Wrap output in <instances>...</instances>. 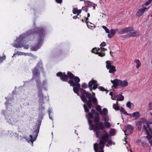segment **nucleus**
Returning a JSON list of instances; mask_svg holds the SVG:
<instances>
[{
	"mask_svg": "<svg viewBox=\"0 0 152 152\" xmlns=\"http://www.w3.org/2000/svg\"><path fill=\"white\" fill-rule=\"evenodd\" d=\"M76 85L70 86L73 87L74 92L77 95L80 91L81 94L80 96L82 101L84 103L86 102V104H84L83 107L86 113H89V110L88 108L91 109L92 106V103L96 105L98 104L97 99L95 97L91 96V94L87 92L86 91L82 88H80V84H76Z\"/></svg>",
	"mask_w": 152,
	"mask_h": 152,
	"instance_id": "nucleus-1",
	"label": "nucleus"
},
{
	"mask_svg": "<svg viewBox=\"0 0 152 152\" xmlns=\"http://www.w3.org/2000/svg\"><path fill=\"white\" fill-rule=\"evenodd\" d=\"M34 34L37 35V43L35 45L31 48V50L33 51H36L40 48L43 42L45 35L44 30L42 28L37 27L29 30L26 33V34L27 35Z\"/></svg>",
	"mask_w": 152,
	"mask_h": 152,
	"instance_id": "nucleus-2",
	"label": "nucleus"
},
{
	"mask_svg": "<svg viewBox=\"0 0 152 152\" xmlns=\"http://www.w3.org/2000/svg\"><path fill=\"white\" fill-rule=\"evenodd\" d=\"M25 37V34H22L20 35L19 37L16 39L13 44V46L17 48L23 47L24 48L28 49L29 48L28 45H26L24 46L23 45Z\"/></svg>",
	"mask_w": 152,
	"mask_h": 152,
	"instance_id": "nucleus-3",
	"label": "nucleus"
},
{
	"mask_svg": "<svg viewBox=\"0 0 152 152\" xmlns=\"http://www.w3.org/2000/svg\"><path fill=\"white\" fill-rule=\"evenodd\" d=\"M38 64L32 70V79H35L37 86H38L39 84H41L40 80V72L38 69Z\"/></svg>",
	"mask_w": 152,
	"mask_h": 152,
	"instance_id": "nucleus-4",
	"label": "nucleus"
},
{
	"mask_svg": "<svg viewBox=\"0 0 152 152\" xmlns=\"http://www.w3.org/2000/svg\"><path fill=\"white\" fill-rule=\"evenodd\" d=\"M45 83L46 81H43L42 83L41 84H39V85L38 86H37V88L38 89V97L39 98V102L42 104L44 103L43 101L44 95L42 94V88Z\"/></svg>",
	"mask_w": 152,
	"mask_h": 152,
	"instance_id": "nucleus-5",
	"label": "nucleus"
},
{
	"mask_svg": "<svg viewBox=\"0 0 152 152\" xmlns=\"http://www.w3.org/2000/svg\"><path fill=\"white\" fill-rule=\"evenodd\" d=\"M106 48H93L92 50V52L98 55L101 57H103L105 56L104 51L107 50Z\"/></svg>",
	"mask_w": 152,
	"mask_h": 152,
	"instance_id": "nucleus-6",
	"label": "nucleus"
},
{
	"mask_svg": "<svg viewBox=\"0 0 152 152\" xmlns=\"http://www.w3.org/2000/svg\"><path fill=\"white\" fill-rule=\"evenodd\" d=\"M36 128V129L33 132V135H29L30 141L32 144H33V142L36 140L38 136V134L39 131L40 126L39 125L37 126Z\"/></svg>",
	"mask_w": 152,
	"mask_h": 152,
	"instance_id": "nucleus-7",
	"label": "nucleus"
},
{
	"mask_svg": "<svg viewBox=\"0 0 152 152\" xmlns=\"http://www.w3.org/2000/svg\"><path fill=\"white\" fill-rule=\"evenodd\" d=\"M142 129L145 130L147 135V138L148 139H150L152 138V137L150 134V132L151 133L152 132V129L148 123H146V125H144L143 126Z\"/></svg>",
	"mask_w": 152,
	"mask_h": 152,
	"instance_id": "nucleus-8",
	"label": "nucleus"
},
{
	"mask_svg": "<svg viewBox=\"0 0 152 152\" xmlns=\"http://www.w3.org/2000/svg\"><path fill=\"white\" fill-rule=\"evenodd\" d=\"M100 118L99 117H96L94 119V124H96L97 128L96 130H103L104 128V126L103 123L100 121Z\"/></svg>",
	"mask_w": 152,
	"mask_h": 152,
	"instance_id": "nucleus-9",
	"label": "nucleus"
},
{
	"mask_svg": "<svg viewBox=\"0 0 152 152\" xmlns=\"http://www.w3.org/2000/svg\"><path fill=\"white\" fill-rule=\"evenodd\" d=\"M106 68L109 70V72L110 73H114L116 71L115 67L114 66L111 65V61H107L106 62Z\"/></svg>",
	"mask_w": 152,
	"mask_h": 152,
	"instance_id": "nucleus-10",
	"label": "nucleus"
},
{
	"mask_svg": "<svg viewBox=\"0 0 152 152\" xmlns=\"http://www.w3.org/2000/svg\"><path fill=\"white\" fill-rule=\"evenodd\" d=\"M56 75L58 77H60L62 81L67 82L68 81V76L66 75L65 74V72L63 73L61 72H58L56 74Z\"/></svg>",
	"mask_w": 152,
	"mask_h": 152,
	"instance_id": "nucleus-11",
	"label": "nucleus"
},
{
	"mask_svg": "<svg viewBox=\"0 0 152 152\" xmlns=\"http://www.w3.org/2000/svg\"><path fill=\"white\" fill-rule=\"evenodd\" d=\"M74 81L72 80H70L68 83L70 84V86H73L76 85V84H80L79 82L80 81V78L77 76H74L73 78Z\"/></svg>",
	"mask_w": 152,
	"mask_h": 152,
	"instance_id": "nucleus-12",
	"label": "nucleus"
},
{
	"mask_svg": "<svg viewBox=\"0 0 152 152\" xmlns=\"http://www.w3.org/2000/svg\"><path fill=\"white\" fill-rule=\"evenodd\" d=\"M133 30V28L131 27H126L124 28L119 30L118 33L120 34H123L125 33H128L129 31H131Z\"/></svg>",
	"mask_w": 152,
	"mask_h": 152,
	"instance_id": "nucleus-13",
	"label": "nucleus"
},
{
	"mask_svg": "<svg viewBox=\"0 0 152 152\" xmlns=\"http://www.w3.org/2000/svg\"><path fill=\"white\" fill-rule=\"evenodd\" d=\"M84 4L89 9V8L92 7L93 10H95L96 8V5L94 3L88 0L84 1Z\"/></svg>",
	"mask_w": 152,
	"mask_h": 152,
	"instance_id": "nucleus-14",
	"label": "nucleus"
},
{
	"mask_svg": "<svg viewBox=\"0 0 152 152\" xmlns=\"http://www.w3.org/2000/svg\"><path fill=\"white\" fill-rule=\"evenodd\" d=\"M93 85V88L94 90H96L98 87V85L97 81L92 79L89 82L88 87H92Z\"/></svg>",
	"mask_w": 152,
	"mask_h": 152,
	"instance_id": "nucleus-15",
	"label": "nucleus"
},
{
	"mask_svg": "<svg viewBox=\"0 0 152 152\" xmlns=\"http://www.w3.org/2000/svg\"><path fill=\"white\" fill-rule=\"evenodd\" d=\"M147 9V7H143V6L140 9L137 11L136 14V15L138 17H140L142 15Z\"/></svg>",
	"mask_w": 152,
	"mask_h": 152,
	"instance_id": "nucleus-16",
	"label": "nucleus"
},
{
	"mask_svg": "<svg viewBox=\"0 0 152 152\" xmlns=\"http://www.w3.org/2000/svg\"><path fill=\"white\" fill-rule=\"evenodd\" d=\"M120 80L115 79L114 80H111V83L113 84L112 88L113 87L115 88H116L118 86H119Z\"/></svg>",
	"mask_w": 152,
	"mask_h": 152,
	"instance_id": "nucleus-17",
	"label": "nucleus"
},
{
	"mask_svg": "<svg viewBox=\"0 0 152 152\" xmlns=\"http://www.w3.org/2000/svg\"><path fill=\"white\" fill-rule=\"evenodd\" d=\"M133 127L132 125L128 124L126 130L124 132H125V131H127L128 132L129 134H131L133 132Z\"/></svg>",
	"mask_w": 152,
	"mask_h": 152,
	"instance_id": "nucleus-18",
	"label": "nucleus"
},
{
	"mask_svg": "<svg viewBox=\"0 0 152 152\" xmlns=\"http://www.w3.org/2000/svg\"><path fill=\"white\" fill-rule=\"evenodd\" d=\"M119 86L121 87H125L128 85V83L126 80L122 81L120 80Z\"/></svg>",
	"mask_w": 152,
	"mask_h": 152,
	"instance_id": "nucleus-19",
	"label": "nucleus"
},
{
	"mask_svg": "<svg viewBox=\"0 0 152 152\" xmlns=\"http://www.w3.org/2000/svg\"><path fill=\"white\" fill-rule=\"evenodd\" d=\"M107 35L108 37L109 38H111L115 34V31L114 30V29H111L109 31V33Z\"/></svg>",
	"mask_w": 152,
	"mask_h": 152,
	"instance_id": "nucleus-20",
	"label": "nucleus"
},
{
	"mask_svg": "<svg viewBox=\"0 0 152 152\" xmlns=\"http://www.w3.org/2000/svg\"><path fill=\"white\" fill-rule=\"evenodd\" d=\"M105 143L103 142L99 141V147L100 150L99 151V152H101V151H102L103 152H104L103 150V149L104 147Z\"/></svg>",
	"mask_w": 152,
	"mask_h": 152,
	"instance_id": "nucleus-21",
	"label": "nucleus"
},
{
	"mask_svg": "<svg viewBox=\"0 0 152 152\" xmlns=\"http://www.w3.org/2000/svg\"><path fill=\"white\" fill-rule=\"evenodd\" d=\"M91 113H89L88 114L89 118H94V115L95 114L96 112V110L94 109H92L91 110Z\"/></svg>",
	"mask_w": 152,
	"mask_h": 152,
	"instance_id": "nucleus-22",
	"label": "nucleus"
},
{
	"mask_svg": "<svg viewBox=\"0 0 152 152\" xmlns=\"http://www.w3.org/2000/svg\"><path fill=\"white\" fill-rule=\"evenodd\" d=\"M139 31H134L132 32H130L129 34L130 37H135L139 35Z\"/></svg>",
	"mask_w": 152,
	"mask_h": 152,
	"instance_id": "nucleus-23",
	"label": "nucleus"
},
{
	"mask_svg": "<svg viewBox=\"0 0 152 152\" xmlns=\"http://www.w3.org/2000/svg\"><path fill=\"white\" fill-rule=\"evenodd\" d=\"M82 12L81 10H78V9L77 8H74L72 10V12L74 14H76L77 15H79Z\"/></svg>",
	"mask_w": 152,
	"mask_h": 152,
	"instance_id": "nucleus-24",
	"label": "nucleus"
},
{
	"mask_svg": "<svg viewBox=\"0 0 152 152\" xmlns=\"http://www.w3.org/2000/svg\"><path fill=\"white\" fill-rule=\"evenodd\" d=\"M142 121L141 120L138 121L136 123V125L137 127L138 130L139 131H140L141 129L142 128Z\"/></svg>",
	"mask_w": 152,
	"mask_h": 152,
	"instance_id": "nucleus-25",
	"label": "nucleus"
},
{
	"mask_svg": "<svg viewBox=\"0 0 152 152\" xmlns=\"http://www.w3.org/2000/svg\"><path fill=\"white\" fill-rule=\"evenodd\" d=\"M140 115L139 112L133 113L132 115V117L135 118V120H137L140 117Z\"/></svg>",
	"mask_w": 152,
	"mask_h": 152,
	"instance_id": "nucleus-26",
	"label": "nucleus"
},
{
	"mask_svg": "<svg viewBox=\"0 0 152 152\" xmlns=\"http://www.w3.org/2000/svg\"><path fill=\"white\" fill-rule=\"evenodd\" d=\"M100 130H96L95 132L96 136V137L98 138L100 137L102 135V132Z\"/></svg>",
	"mask_w": 152,
	"mask_h": 152,
	"instance_id": "nucleus-27",
	"label": "nucleus"
},
{
	"mask_svg": "<svg viewBox=\"0 0 152 152\" xmlns=\"http://www.w3.org/2000/svg\"><path fill=\"white\" fill-rule=\"evenodd\" d=\"M66 75L68 76V78H69L71 79L70 80H73V78L75 76L72 73L69 71L68 72Z\"/></svg>",
	"mask_w": 152,
	"mask_h": 152,
	"instance_id": "nucleus-28",
	"label": "nucleus"
},
{
	"mask_svg": "<svg viewBox=\"0 0 152 152\" xmlns=\"http://www.w3.org/2000/svg\"><path fill=\"white\" fill-rule=\"evenodd\" d=\"M135 62L136 64V68L137 69H138L141 66L140 62L138 59H136L135 61Z\"/></svg>",
	"mask_w": 152,
	"mask_h": 152,
	"instance_id": "nucleus-29",
	"label": "nucleus"
},
{
	"mask_svg": "<svg viewBox=\"0 0 152 152\" xmlns=\"http://www.w3.org/2000/svg\"><path fill=\"white\" fill-rule=\"evenodd\" d=\"M99 145L97 143H95L94 144V149L95 152H99Z\"/></svg>",
	"mask_w": 152,
	"mask_h": 152,
	"instance_id": "nucleus-30",
	"label": "nucleus"
},
{
	"mask_svg": "<svg viewBox=\"0 0 152 152\" xmlns=\"http://www.w3.org/2000/svg\"><path fill=\"white\" fill-rule=\"evenodd\" d=\"M89 126L90 130H93L94 131L95 130H96V128H97V126L96 124H94V125L92 124L91 125H89Z\"/></svg>",
	"mask_w": 152,
	"mask_h": 152,
	"instance_id": "nucleus-31",
	"label": "nucleus"
},
{
	"mask_svg": "<svg viewBox=\"0 0 152 152\" xmlns=\"http://www.w3.org/2000/svg\"><path fill=\"white\" fill-rule=\"evenodd\" d=\"M95 108H96V110L97 111L99 112L101 114V115L102 114V111L101 110V107L100 105H96V107Z\"/></svg>",
	"mask_w": 152,
	"mask_h": 152,
	"instance_id": "nucleus-32",
	"label": "nucleus"
},
{
	"mask_svg": "<svg viewBox=\"0 0 152 152\" xmlns=\"http://www.w3.org/2000/svg\"><path fill=\"white\" fill-rule=\"evenodd\" d=\"M104 133V134L102 135V137L105 138L107 139H109V135L108 134V133L105 130H104L103 131Z\"/></svg>",
	"mask_w": 152,
	"mask_h": 152,
	"instance_id": "nucleus-33",
	"label": "nucleus"
},
{
	"mask_svg": "<svg viewBox=\"0 0 152 152\" xmlns=\"http://www.w3.org/2000/svg\"><path fill=\"white\" fill-rule=\"evenodd\" d=\"M104 127H106V128H109L110 126V123L108 121L104 122Z\"/></svg>",
	"mask_w": 152,
	"mask_h": 152,
	"instance_id": "nucleus-34",
	"label": "nucleus"
},
{
	"mask_svg": "<svg viewBox=\"0 0 152 152\" xmlns=\"http://www.w3.org/2000/svg\"><path fill=\"white\" fill-rule=\"evenodd\" d=\"M118 102H116V104H114L113 105V108L116 110H119V108L118 106Z\"/></svg>",
	"mask_w": 152,
	"mask_h": 152,
	"instance_id": "nucleus-35",
	"label": "nucleus"
},
{
	"mask_svg": "<svg viewBox=\"0 0 152 152\" xmlns=\"http://www.w3.org/2000/svg\"><path fill=\"white\" fill-rule=\"evenodd\" d=\"M115 130L114 129H111L110 131L109 134L111 136H113L115 134Z\"/></svg>",
	"mask_w": 152,
	"mask_h": 152,
	"instance_id": "nucleus-36",
	"label": "nucleus"
},
{
	"mask_svg": "<svg viewBox=\"0 0 152 152\" xmlns=\"http://www.w3.org/2000/svg\"><path fill=\"white\" fill-rule=\"evenodd\" d=\"M108 112V110L107 108H104L103 109V111H102V114L105 115H107Z\"/></svg>",
	"mask_w": 152,
	"mask_h": 152,
	"instance_id": "nucleus-37",
	"label": "nucleus"
},
{
	"mask_svg": "<svg viewBox=\"0 0 152 152\" xmlns=\"http://www.w3.org/2000/svg\"><path fill=\"white\" fill-rule=\"evenodd\" d=\"M108 139L103 138V137H102L100 139V141H101L105 143L107 142L108 141Z\"/></svg>",
	"mask_w": 152,
	"mask_h": 152,
	"instance_id": "nucleus-38",
	"label": "nucleus"
},
{
	"mask_svg": "<svg viewBox=\"0 0 152 152\" xmlns=\"http://www.w3.org/2000/svg\"><path fill=\"white\" fill-rule=\"evenodd\" d=\"M102 118L104 122L107 121L109 120V117L107 115L102 116Z\"/></svg>",
	"mask_w": 152,
	"mask_h": 152,
	"instance_id": "nucleus-39",
	"label": "nucleus"
},
{
	"mask_svg": "<svg viewBox=\"0 0 152 152\" xmlns=\"http://www.w3.org/2000/svg\"><path fill=\"white\" fill-rule=\"evenodd\" d=\"M6 58V56L4 54L2 57L0 56V64Z\"/></svg>",
	"mask_w": 152,
	"mask_h": 152,
	"instance_id": "nucleus-40",
	"label": "nucleus"
},
{
	"mask_svg": "<svg viewBox=\"0 0 152 152\" xmlns=\"http://www.w3.org/2000/svg\"><path fill=\"white\" fill-rule=\"evenodd\" d=\"M124 96L121 95H120L119 97L117 98V101H122L124 100Z\"/></svg>",
	"mask_w": 152,
	"mask_h": 152,
	"instance_id": "nucleus-41",
	"label": "nucleus"
},
{
	"mask_svg": "<svg viewBox=\"0 0 152 152\" xmlns=\"http://www.w3.org/2000/svg\"><path fill=\"white\" fill-rule=\"evenodd\" d=\"M121 112L122 113H124V114L126 115H129V114H128L127 112L125 111V110L122 107L121 108Z\"/></svg>",
	"mask_w": 152,
	"mask_h": 152,
	"instance_id": "nucleus-42",
	"label": "nucleus"
},
{
	"mask_svg": "<svg viewBox=\"0 0 152 152\" xmlns=\"http://www.w3.org/2000/svg\"><path fill=\"white\" fill-rule=\"evenodd\" d=\"M99 90L101 91H107L106 89L103 87L102 86H99L97 87Z\"/></svg>",
	"mask_w": 152,
	"mask_h": 152,
	"instance_id": "nucleus-43",
	"label": "nucleus"
},
{
	"mask_svg": "<svg viewBox=\"0 0 152 152\" xmlns=\"http://www.w3.org/2000/svg\"><path fill=\"white\" fill-rule=\"evenodd\" d=\"M102 27L103 29H104L105 31L107 33H109V31H110L109 30V29L107 28L106 26H102Z\"/></svg>",
	"mask_w": 152,
	"mask_h": 152,
	"instance_id": "nucleus-44",
	"label": "nucleus"
},
{
	"mask_svg": "<svg viewBox=\"0 0 152 152\" xmlns=\"http://www.w3.org/2000/svg\"><path fill=\"white\" fill-rule=\"evenodd\" d=\"M82 10L87 12H88L89 9L86 6L83 7L82 8Z\"/></svg>",
	"mask_w": 152,
	"mask_h": 152,
	"instance_id": "nucleus-45",
	"label": "nucleus"
},
{
	"mask_svg": "<svg viewBox=\"0 0 152 152\" xmlns=\"http://www.w3.org/2000/svg\"><path fill=\"white\" fill-rule=\"evenodd\" d=\"M82 87L83 88H86L88 87V85L86 83H83L82 84Z\"/></svg>",
	"mask_w": 152,
	"mask_h": 152,
	"instance_id": "nucleus-46",
	"label": "nucleus"
},
{
	"mask_svg": "<svg viewBox=\"0 0 152 152\" xmlns=\"http://www.w3.org/2000/svg\"><path fill=\"white\" fill-rule=\"evenodd\" d=\"M131 105L132 103L130 101H129L127 103L126 106L128 107L129 108H131Z\"/></svg>",
	"mask_w": 152,
	"mask_h": 152,
	"instance_id": "nucleus-47",
	"label": "nucleus"
},
{
	"mask_svg": "<svg viewBox=\"0 0 152 152\" xmlns=\"http://www.w3.org/2000/svg\"><path fill=\"white\" fill-rule=\"evenodd\" d=\"M149 109V110L152 109V102H149L148 103Z\"/></svg>",
	"mask_w": 152,
	"mask_h": 152,
	"instance_id": "nucleus-48",
	"label": "nucleus"
},
{
	"mask_svg": "<svg viewBox=\"0 0 152 152\" xmlns=\"http://www.w3.org/2000/svg\"><path fill=\"white\" fill-rule=\"evenodd\" d=\"M152 1V0H148V1L145 3V4L146 6L148 5L151 3Z\"/></svg>",
	"mask_w": 152,
	"mask_h": 152,
	"instance_id": "nucleus-49",
	"label": "nucleus"
},
{
	"mask_svg": "<svg viewBox=\"0 0 152 152\" xmlns=\"http://www.w3.org/2000/svg\"><path fill=\"white\" fill-rule=\"evenodd\" d=\"M106 45V43L105 42H103L100 44V46L102 47H104Z\"/></svg>",
	"mask_w": 152,
	"mask_h": 152,
	"instance_id": "nucleus-50",
	"label": "nucleus"
},
{
	"mask_svg": "<svg viewBox=\"0 0 152 152\" xmlns=\"http://www.w3.org/2000/svg\"><path fill=\"white\" fill-rule=\"evenodd\" d=\"M107 143L110 145H112L113 144V142L110 139L109 140H108Z\"/></svg>",
	"mask_w": 152,
	"mask_h": 152,
	"instance_id": "nucleus-51",
	"label": "nucleus"
},
{
	"mask_svg": "<svg viewBox=\"0 0 152 152\" xmlns=\"http://www.w3.org/2000/svg\"><path fill=\"white\" fill-rule=\"evenodd\" d=\"M88 18V17H87L85 18H86V24L87 25V26L88 27V23H90V22H89L88 21V20H89V19Z\"/></svg>",
	"mask_w": 152,
	"mask_h": 152,
	"instance_id": "nucleus-52",
	"label": "nucleus"
},
{
	"mask_svg": "<svg viewBox=\"0 0 152 152\" xmlns=\"http://www.w3.org/2000/svg\"><path fill=\"white\" fill-rule=\"evenodd\" d=\"M79 16V15H77V14L76 15L74 16L73 17V18L75 19L77 18H78V19H80V17H78V16Z\"/></svg>",
	"mask_w": 152,
	"mask_h": 152,
	"instance_id": "nucleus-53",
	"label": "nucleus"
},
{
	"mask_svg": "<svg viewBox=\"0 0 152 152\" xmlns=\"http://www.w3.org/2000/svg\"><path fill=\"white\" fill-rule=\"evenodd\" d=\"M56 2L59 4H61L62 2V0H55Z\"/></svg>",
	"mask_w": 152,
	"mask_h": 152,
	"instance_id": "nucleus-54",
	"label": "nucleus"
},
{
	"mask_svg": "<svg viewBox=\"0 0 152 152\" xmlns=\"http://www.w3.org/2000/svg\"><path fill=\"white\" fill-rule=\"evenodd\" d=\"M88 122L89 125H91L92 124V121L91 120L88 119Z\"/></svg>",
	"mask_w": 152,
	"mask_h": 152,
	"instance_id": "nucleus-55",
	"label": "nucleus"
},
{
	"mask_svg": "<svg viewBox=\"0 0 152 152\" xmlns=\"http://www.w3.org/2000/svg\"><path fill=\"white\" fill-rule=\"evenodd\" d=\"M95 114L96 115V116H95V117H96V116L98 117H99V114L98 112H96Z\"/></svg>",
	"mask_w": 152,
	"mask_h": 152,
	"instance_id": "nucleus-56",
	"label": "nucleus"
},
{
	"mask_svg": "<svg viewBox=\"0 0 152 152\" xmlns=\"http://www.w3.org/2000/svg\"><path fill=\"white\" fill-rule=\"evenodd\" d=\"M89 88L90 91H92L93 89V87H89Z\"/></svg>",
	"mask_w": 152,
	"mask_h": 152,
	"instance_id": "nucleus-57",
	"label": "nucleus"
},
{
	"mask_svg": "<svg viewBox=\"0 0 152 152\" xmlns=\"http://www.w3.org/2000/svg\"><path fill=\"white\" fill-rule=\"evenodd\" d=\"M87 17H89L90 16V14L89 13H88L87 14Z\"/></svg>",
	"mask_w": 152,
	"mask_h": 152,
	"instance_id": "nucleus-58",
	"label": "nucleus"
},
{
	"mask_svg": "<svg viewBox=\"0 0 152 152\" xmlns=\"http://www.w3.org/2000/svg\"><path fill=\"white\" fill-rule=\"evenodd\" d=\"M141 145H142V146H144V142H142L141 143Z\"/></svg>",
	"mask_w": 152,
	"mask_h": 152,
	"instance_id": "nucleus-59",
	"label": "nucleus"
},
{
	"mask_svg": "<svg viewBox=\"0 0 152 152\" xmlns=\"http://www.w3.org/2000/svg\"><path fill=\"white\" fill-rule=\"evenodd\" d=\"M114 30L115 31V34L116 33V31H118L119 30H118V28L116 29H114Z\"/></svg>",
	"mask_w": 152,
	"mask_h": 152,
	"instance_id": "nucleus-60",
	"label": "nucleus"
},
{
	"mask_svg": "<svg viewBox=\"0 0 152 152\" xmlns=\"http://www.w3.org/2000/svg\"><path fill=\"white\" fill-rule=\"evenodd\" d=\"M113 95V93L112 92H110V96H112Z\"/></svg>",
	"mask_w": 152,
	"mask_h": 152,
	"instance_id": "nucleus-61",
	"label": "nucleus"
},
{
	"mask_svg": "<svg viewBox=\"0 0 152 152\" xmlns=\"http://www.w3.org/2000/svg\"><path fill=\"white\" fill-rule=\"evenodd\" d=\"M81 20L82 22H84V20L83 19H81Z\"/></svg>",
	"mask_w": 152,
	"mask_h": 152,
	"instance_id": "nucleus-62",
	"label": "nucleus"
},
{
	"mask_svg": "<svg viewBox=\"0 0 152 152\" xmlns=\"http://www.w3.org/2000/svg\"><path fill=\"white\" fill-rule=\"evenodd\" d=\"M112 53H113V52H112V51H110V55L111 56V54H112Z\"/></svg>",
	"mask_w": 152,
	"mask_h": 152,
	"instance_id": "nucleus-63",
	"label": "nucleus"
},
{
	"mask_svg": "<svg viewBox=\"0 0 152 152\" xmlns=\"http://www.w3.org/2000/svg\"><path fill=\"white\" fill-rule=\"evenodd\" d=\"M28 53H24L23 54L26 56L27 54H28Z\"/></svg>",
	"mask_w": 152,
	"mask_h": 152,
	"instance_id": "nucleus-64",
	"label": "nucleus"
}]
</instances>
